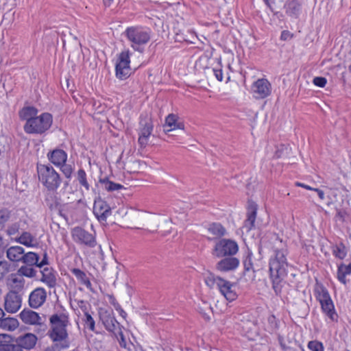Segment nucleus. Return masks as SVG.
I'll return each instance as SVG.
<instances>
[{
  "instance_id": "f257e3e1",
  "label": "nucleus",
  "mask_w": 351,
  "mask_h": 351,
  "mask_svg": "<svg viewBox=\"0 0 351 351\" xmlns=\"http://www.w3.org/2000/svg\"><path fill=\"white\" fill-rule=\"evenodd\" d=\"M279 243L281 247H274V256L269 261V273L273 289L277 295L282 296V289L285 285V278L291 266L287 261L285 244L282 241H280Z\"/></svg>"
},
{
  "instance_id": "f03ea898",
  "label": "nucleus",
  "mask_w": 351,
  "mask_h": 351,
  "mask_svg": "<svg viewBox=\"0 0 351 351\" xmlns=\"http://www.w3.org/2000/svg\"><path fill=\"white\" fill-rule=\"evenodd\" d=\"M49 323L50 329L48 331L49 337L53 342H62V348H68L69 343L66 342L68 338L66 328L69 324L68 314L65 313H54L51 315Z\"/></svg>"
},
{
  "instance_id": "7ed1b4c3",
  "label": "nucleus",
  "mask_w": 351,
  "mask_h": 351,
  "mask_svg": "<svg viewBox=\"0 0 351 351\" xmlns=\"http://www.w3.org/2000/svg\"><path fill=\"white\" fill-rule=\"evenodd\" d=\"M37 173L40 182L49 192H56L62 182L60 173L49 164H38Z\"/></svg>"
},
{
  "instance_id": "20e7f679",
  "label": "nucleus",
  "mask_w": 351,
  "mask_h": 351,
  "mask_svg": "<svg viewBox=\"0 0 351 351\" xmlns=\"http://www.w3.org/2000/svg\"><path fill=\"white\" fill-rule=\"evenodd\" d=\"M204 281L210 289L216 287L228 301L232 302L237 299V294L234 290L235 285L234 283L215 276L213 273L205 274Z\"/></svg>"
},
{
  "instance_id": "39448f33",
  "label": "nucleus",
  "mask_w": 351,
  "mask_h": 351,
  "mask_svg": "<svg viewBox=\"0 0 351 351\" xmlns=\"http://www.w3.org/2000/svg\"><path fill=\"white\" fill-rule=\"evenodd\" d=\"M124 34L131 43V47L140 52H143L141 47L146 45L151 38V32L140 26L128 27Z\"/></svg>"
},
{
  "instance_id": "423d86ee",
  "label": "nucleus",
  "mask_w": 351,
  "mask_h": 351,
  "mask_svg": "<svg viewBox=\"0 0 351 351\" xmlns=\"http://www.w3.org/2000/svg\"><path fill=\"white\" fill-rule=\"evenodd\" d=\"M53 117L50 113L44 112L37 116L28 123H25L24 131L29 134H42L51 126Z\"/></svg>"
},
{
  "instance_id": "0eeeda50",
  "label": "nucleus",
  "mask_w": 351,
  "mask_h": 351,
  "mask_svg": "<svg viewBox=\"0 0 351 351\" xmlns=\"http://www.w3.org/2000/svg\"><path fill=\"white\" fill-rule=\"evenodd\" d=\"M239 251L237 243L230 239H221L216 241L212 254L217 258L235 255Z\"/></svg>"
},
{
  "instance_id": "6e6552de",
  "label": "nucleus",
  "mask_w": 351,
  "mask_h": 351,
  "mask_svg": "<svg viewBox=\"0 0 351 351\" xmlns=\"http://www.w3.org/2000/svg\"><path fill=\"white\" fill-rule=\"evenodd\" d=\"M71 235L73 240L80 244L84 245L88 247H95L97 245V241L95 235L88 232L81 227H75L71 230Z\"/></svg>"
},
{
  "instance_id": "1a4fd4ad",
  "label": "nucleus",
  "mask_w": 351,
  "mask_h": 351,
  "mask_svg": "<svg viewBox=\"0 0 351 351\" xmlns=\"http://www.w3.org/2000/svg\"><path fill=\"white\" fill-rule=\"evenodd\" d=\"M130 53L129 50L122 51L119 56L118 62L116 64V76L124 80L130 75Z\"/></svg>"
},
{
  "instance_id": "9d476101",
  "label": "nucleus",
  "mask_w": 351,
  "mask_h": 351,
  "mask_svg": "<svg viewBox=\"0 0 351 351\" xmlns=\"http://www.w3.org/2000/svg\"><path fill=\"white\" fill-rule=\"evenodd\" d=\"M22 304V298L15 291H10L4 296V308L9 313L17 312Z\"/></svg>"
},
{
  "instance_id": "9b49d317",
  "label": "nucleus",
  "mask_w": 351,
  "mask_h": 351,
  "mask_svg": "<svg viewBox=\"0 0 351 351\" xmlns=\"http://www.w3.org/2000/svg\"><path fill=\"white\" fill-rule=\"evenodd\" d=\"M99 315L105 328L108 331L112 332L114 335H117L116 331L121 327V325L117 321L113 312L112 311L101 309L99 312Z\"/></svg>"
},
{
  "instance_id": "f8f14e48",
  "label": "nucleus",
  "mask_w": 351,
  "mask_h": 351,
  "mask_svg": "<svg viewBox=\"0 0 351 351\" xmlns=\"http://www.w3.org/2000/svg\"><path fill=\"white\" fill-rule=\"evenodd\" d=\"M252 90L256 99H265L271 93V85L265 78L258 79L252 86Z\"/></svg>"
},
{
  "instance_id": "ddd939ff",
  "label": "nucleus",
  "mask_w": 351,
  "mask_h": 351,
  "mask_svg": "<svg viewBox=\"0 0 351 351\" xmlns=\"http://www.w3.org/2000/svg\"><path fill=\"white\" fill-rule=\"evenodd\" d=\"M138 142L141 147L144 148L148 143V139L153 130V125L150 120L141 121Z\"/></svg>"
},
{
  "instance_id": "4468645a",
  "label": "nucleus",
  "mask_w": 351,
  "mask_h": 351,
  "mask_svg": "<svg viewBox=\"0 0 351 351\" xmlns=\"http://www.w3.org/2000/svg\"><path fill=\"white\" fill-rule=\"evenodd\" d=\"M47 298V292L44 288L38 287L31 292L29 296V304L33 308L41 306Z\"/></svg>"
},
{
  "instance_id": "2eb2a0df",
  "label": "nucleus",
  "mask_w": 351,
  "mask_h": 351,
  "mask_svg": "<svg viewBox=\"0 0 351 351\" xmlns=\"http://www.w3.org/2000/svg\"><path fill=\"white\" fill-rule=\"evenodd\" d=\"M239 265V260L234 256L223 257L217 264L216 269L221 272L235 270Z\"/></svg>"
},
{
  "instance_id": "dca6fc26",
  "label": "nucleus",
  "mask_w": 351,
  "mask_h": 351,
  "mask_svg": "<svg viewBox=\"0 0 351 351\" xmlns=\"http://www.w3.org/2000/svg\"><path fill=\"white\" fill-rule=\"evenodd\" d=\"M0 351H23L16 338L7 334H0Z\"/></svg>"
},
{
  "instance_id": "f3484780",
  "label": "nucleus",
  "mask_w": 351,
  "mask_h": 351,
  "mask_svg": "<svg viewBox=\"0 0 351 351\" xmlns=\"http://www.w3.org/2000/svg\"><path fill=\"white\" fill-rule=\"evenodd\" d=\"M93 213L99 221H106L111 215V209L106 202L100 199L95 202Z\"/></svg>"
},
{
  "instance_id": "a211bd4d",
  "label": "nucleus",
  "mask_w": 351,
  "mask_h": 351,
  "mask_svg": "<svg viewBox=\"0 0 351 351\" xmlns=\"http://www.w3.org/2000/svg\"><path fill=\"white\" fill-rule=\"evenodd\" d=\"M16 339L21 348L23 350L24 349H32L36 346L38 338L35 335L28 332L19 336Z\"/></svg>"
},
{
  "instance_id": "6ab92c4d",
  "label": "nucleus",
  "mask_w": 351,
  "mask_h": 351,
  "mask_svg": "<svg viewBox=\"0 0 351 351\" xmlns=\"http://www.w3.org/2000/svg\"><path fill=\"white\" fill-rule=\"evenodd\" d=\"M48 160L58 167L64 165L67 160V154L61 149H55L47 153Z\"/></svg>"
},
{
  "instance_id": "aec40b11",
  "label": "nucleus",
  "mask_w": 351,
  "mask_h": 351,
  "mask_svg": "<svg viewBox=\"0 0 351 351\" xmlns=\"http://www.w3.org/2000/svg\"><path fill=\"white\" fill-rule=\"evenodd\" d=\"M21 320L27 324H42V318L38 313L29 309H24L20 313Z\"/></svg>"
},
{
  "instance_id": "412c9836",
  "label": "nucleus",
  "mask_w": 351,
  "mask_h": 351,
  "mask_svg": "<svg viewBox=\"0 0 351 351\" xmlns=\"http://www.w3.org/2000/svg\"><path fill=\"white\" fill-rule=\"evenodd\" d=\"M257 206L254 202H250L247 208V219L244 221L243 227L247 230H250L254 227V222L256 217Z\"/></svg>"
},
{
  "instance_id": "4be33fe9",
  "label": "nucleus",
  "mask_w": 351,
  "mask_h": 351,
  "mask_svg": "<svg viewBox=\"0 0 351 351\" xmlns=\"http://www.w3.org/2000/svg\"><path fill=\"white\" fill-rule=\"evenodd\" d=\"M42 278L40 280L50 288H53L56 285V277L52 268L45 267L42 271Z\"/></svg>"
},
{
  "instance_id": "5701e85b",
  "label": "nucleus",
  "mask_w": 351,
  "mask_h": 351,
  "mask_svg": "<svg viewBox=\"0 0 351 351\" xmlns=\"http://www.w3.org/2000/svg\"><path fill=\"white\" fill-rule=\"evenodd\" d=\"M38 110L33 106L23 107L19 112V117L21 120L25 121V123H28L38 116Z\"/></svg>"
},
{
  "instance_id": "b1692460",
  "label": "nucleus",
  "mask_w": 351,
  "mask_h": 351,
  "mask_svg": "<svg viewBox=\"0 0 351 351\" xmlns=\"http://www.w3.org/2000/svg\"><path fill=\"white\" fill-rule=\"evenodd\" d=\"M285 8L287 14L295 18L301 12V5L296 0H288L285 4Z\"/></svg>"
},
{
  "instance_id": "393cba45",
  "label": "nucleus",
  "mask_w": 351,
  "mask_h": 351,
  "mask_svg": "<svg viewBox=\"0 0 351 351\" xmlns=\"http://www.w3.org/2000/svg\"><path fill=\"white\" fill-rule=\"evenodd\" d=\"M71 271L82 285L86 286L90 291H93L89 278L84 271L78 268H73Z\"/></svg>"
},
{
  "instance_id": "a878e982",
  "label": "nucleus",
  "mask_w": 351,
  "mask_h": 351,
  "mask_svg": "<svg viewBox=\"0 0 351 351\" xmlns=\"http://www.w3.org/2000/svg\"><path fill=\"white\" fill-rule=\"evenodd\" d=\"M24 250L21 246H12L7 250V257L11 261H22Z\"/></svg>"
},
{
  "instance_id": "bb28decb",
  "label": "nucleus",
  "mask_w": 351,
  "mask_h": 351,
  "mask_svg": "<svg viewBox=\"0 0 351 351\" xmlns=\"http://www.w3.org/2000/svg\"><path fill=\"white\" fill-rule=\"evenodd\" d=\"M19 325V321L16 318L8 317L0 319V328L2 330L13 331L18 328Z\"/></svg>"
},
{
  "instance_id": "cd10ccee",
  "label": "nucleus",
  "mask_w": 351,
  "mask_h": 351,
  "mask_svg": "<svg viewBox=\"0 0 351 351\" xmlns=\"http://www.w3.org/2000/svg\"><path fill=\"white\" fill-rule=\"evenodd\" d=\"M321 304V308L323 312L332 320H337V314L335 312V306L332 299L324 302Z\"/></svg>"
},
{
  "instance_id": "c85d7f7f",
  "label": "nucleus",
  "mask_w": 351,
  "mask_h": 351,
  "mask_svg": "<svg viewBox=\"0 0 351 351\" xmlns=\"http://www.w3.org/2000/svg\"><path fill=\"white\" fill-rule=\"evenodd\" d=\"M165 127H169L170 129L167 130V132H170L176 129L184 130V125L182 122L178 121V117L173 114H169L165 120Z\"/></svg>"
},
{
  "instance_id": "c756f323",
  "label": "nucleus",
  "mask_w": 351,
  "mask_h": 351,
  "mask_svg": "<svg viewBox=\"0 0 351 351\" xmlns=\"http://www.w3.org/2000/svg\"><path fill=\"white\" fill-rule=\"evenodd\" d=\"M315 292L316 298L320 304L331 299L328 290L322 285L317 284Z\"/></svg>"
},
{
  "instance_id": "7c9ffc66",
  "label": "nucleus",
  "mask_w": 351,
  "mask_h": 351,
  "mask_svg": "<svg viewBox=\"0 0 351 351\" xmlns=\"http://www.w3.org/2000/svg\"><path fill=\"white\" fill-rule=\"evenodd\" d=\"M315 292L316 298L320 304L331 299L328 290L322 285L317 284Z\"/></svg>"
},
{
  "instance_id": "2f4dec72",
  "label": "nucleus",
  "mask_w": 351,
  "mask_h": 351,
  "mask_svg": "<svg viewBox=\"0 0 351 351\" xmlns=\"http://www.w3.org/2000/svg\"><path fill=\"white\" fill-rule=\"evenodd\" d=\"M208 230L216 238H221L226 234V228L221 223H218L210 224Z\"/></svg>"
},
{
  "instance_id": "473e14b6",
  "label": "nucleus",
  "mask_w": 351,
  "mask_h": 351,
  "mask_svg": "<svg viewBox=\"0 0 351 351\" xmlns=\"http://www.w3.org/2000/svg\"><path fill=\"white\" fill-rule=\"evenodd\" d=\"M351 274V271L349 269L348 266L344 263H341L338 265L337 277L339 282H341L343 285H346L347 280L346 279V276L350 275Z\"/></svg>"
},
{
  "instance_id": "72a5a7b5",
  "label": "nucleus",
  "mask_w": 351,
  "mask_h": 351,
  "mask_svg": "<svg viewBox=\"0 0 351 351\" xmlns=\"http://www.w3.org/2000/svg\"><path fill=\"white\" fill-rule=\"evenodd\" d=\"M332 254L340 260H343L347 255V250L345 245L343 243H339L332 246Z\"/></svg>"
},
{
  "instance_id": "f704fd0d",
  "label": "nucleus",
  "mask_w": 351,
  "mask_h": 351,
  "mask_svg": "<svg viewBox=\"0 0 351 351\" xmlns=\"http://www.w3.org/2000/svg\"><path fill=\"white\" fill-rule=\"evenodd\" d=\"M39 256L38 254L34 252H27L23 254L22 261L27 265L33 266L38 265Z\"/></svg>"
},
{
  "instance_id": "c9c22d12",
  "label": "nucleus",
  "mask_w": 351,
  "mask_h": 351,
  "mask_svg": "<svg viewBox=\"0 0 351 351\" xmlns=\"http://www.w3.org/2000/svg\"><path fill=\"white\" fill-rule=\"evenodd\" d=\"M99 182L103 184L104 189L108 191H118L123 189V186L110 181L108 178H100Z\"/></svg>"
},
{
  "instance_id": "e433bc0d",
  "label": "nucleus",
  "mask_w": 351,
  "mask_h": 351,
  "mask_svg": "<svg viewBox=\"0 0 351 351\" xmlns=\"http://www.w3.org/2000/svg\"><path fill=\"white\" fill-rule=\"evenodd\" d=\"M12 210L8 208H0V229L4 228L5 224L10 220L12 217Z\"/></svg>"
},
{
  "instance_id": "4c0bfd02",
  "label": "nucleus",
  "mask_w": 351,
  "mask_h": 351,
  "mask_svg": "<svg viewBox=\"0 0 351 351\" xmlns=\"http://www.w3.org/2000/svg\"><path fill=\"white\" fill-rule=\"evenodd\" d=\"M77 180L81 187H84L86 191H89L90 185L87 180L86 173L84 169H80L77 171Z\"/></svg>"
},
{
  "instance_id": "58836bf2",
  "label": "nucleus",
  "mask_w": 351,
  "mask_h": 351,
  "mask_svg": "<svg viewBox=\"0 0 351 351\" xmlns=\"http://www.w3.org/2000/svg\"><path fill=\"white\" fill-rule=\"evenodd\" d=\"M34 241V237L28 232H24L18 239V241L27 247L34 246L33 241Z\"/></svg>"
},
{
  "instance_id": "ea45409f",
  "label": "nucleus",
  "mask_w": 351,
  "mask_h": 351,
  "mask_svg": "<svg viewBox=\"0 0 351 351\" xmlns=\"http://www.w3.org/2000/svg\"><path fill=\"white\" fill-rule=\"evenodd\" d=\"M18 271L21 276H24L29 278L34 277L36 274V270L34 268H32V266L29 265L21 267Z\"/></svg>"
},
{
  "instance_id": "a19ab883",
  "label": "nucleus",
  "mask_w": 351,
  "mask_h": 351,
  "mask_svg": "<svg viewBox=\"0 0 351 351\" xmlns=\"http://www.w3.org/2000/svg\"><path fill=\"white\" fill-rule=\"evenodd\" d=\"M84 322L85 325L89 328L90 330L94 332L95 330V322L93 317L88 312H84Z\"/></svg>"
},
{
  "instance_id": "79ce46f5",
  "label": "nucleus",
  "mask_w": 351,
  "mask_h": 351,
  "mask_svg": "<svg viewBox=\"0 0 351 351\" xmlns=\"http://www.w3.org/2000/svg\"><path fill=\"white\" fill-rule=\"evenodd\" d=\"M60 167L61 171L67 179H70L73 172V168L69 164L66 162L64 165L58 166Z\"/></svg>"
},
{
  "instance_id": "37998d69",
  "label": "nucleus",
  "mask_w": 351,
  "mask_h": 351,
  "mask_svg": "<svg viewBox=\"0 0 351 351\" xmlns=\"http://www.w3.org/2000/svg\"><path fill=\"white\" fill-rule=\"evenodd\" d=\"M308 349L311 351H324L323 343L319 341H308Z\"/></svg>"
},
{
  "instance_id": "c03bdc74",
  "label": "nucleus",
  "mask_w": 351,
  "mask_h": 351,
  "mask_svg": "<svg viewBox=\"0 0 351 351\" xmlns=\"http://www.w3.org/2000/svg\"><path fill=\"white\" fill-rule=\"evenodd\" d=\"M10 265L6 261H0V280L9 272Z\"/></svg>"
},
{
  "instance_id": "a18cd8bd",
  "label": "nucleus",
  "mask_w": 351,
  "mask_h": 351,
  "mask_svg": "<svg viewBox=\"0 0 351 351\" xmlns=\"http://www.w3.org/2000/svg\"><path fill=\"white\" fill-rule=\"evenodd\" d=\"M10 281L14 288L21 289L24 285V280L21 277H17L16 275H12Z\"/></svg>"
},
{
  "instance_id": "49530a36",
  "label": "nucleus",
  "mask_w": 351,
  "mask_h": 351,
  "mask_svg": "<svg viewBox=\"0 0 351 351\" xmlns=\"http://www.w3.org/2000/svg\"><path fill=\"white\" fill-rule=\"evenodd\" d=\"M326 82L327 80L324 77H315L313 80L314 85L320 88L324 87L326 84Z\"/></svg>"
},
{
  "instance_id": "de8ad7c7",
  "label": "nucleus",
  "mask_w": 351,
  "mask_h": 351,
  "mask_svg": "<svg viewBox=\"0 0 351 351\" xmlns=\"http://www.w3.org/2000/svg\"><path fill=\"white\" fill-rule=\"evenodd\" d=\"M337 213L335 217L341 221H344L347 216V212L344 209L337 208Z\"/></svg>"
},
{
  "instance_id": "09e8293b",
  "label": "nucleus",
  "mask_w": 351,
  "mask_h": 351,
  "mask_svg": "<svg viewBox=\"0 0 351 351\" xmlns=\"http://www.w3.org/2000/svg\"><path fill=\"white\" fill-rule=\"evenodd\" d=\"M308 191L315 192L321 200H323L325 197L324 192L320 189L308 186Z\"/></svg>"
},
{
  "instance_id": "8fccbe9b",
  "label": "nucleus",
  "mask_w": 351,
  "mask_h": 351,
  "mask_svg": "<svg viewBox=\"0 0 351 351\" xmlns=\"http://www.w3.org/2000/svg\"><path fill=\"white\" fill-rule=\"evenodd\" d=\"M116 335H115V336L117 337H118V336L120 337V340H119L120 346L123 348H125L126 347V341H125L124 335H123V332L121 331V327L117 329V334L116 333Z\"/></svg>"
},
{
  "instance_id": "3c124183",
  "label": "nucleus",
  "mask_w": 351,
  "mask_h": 351,
  "mask_svg": "<svg viewBox=\"0 0 351 351\" xmlns=\"http://www.w3.org/2000/svg\"><path fill=\"white\" fill-rule=\"evenodd\" d=\"M43 256V260L41 261V262L38 263V265H37V267L39 268H41L43 266L49 264L48 255H47V252L46 250L44 251Z\"/></svg>"
},
{
  "instance_id": "603ef678",
  "label": "nucleus",
  "mask_w": 351,
  "mask_h": 351,
  "mask_svg": "<svg viewBox=\"0 0 351 351\" xmlns=\"http://www.w3.org/2000/svg\"><path fill=\"white\" fill-rule=\"evenodd\" d=\"M19 228V225L16 223L12 224L8 227V232L10 234H14L18 232Z\"/></svg>"
},
{
  "instance_id": "864d4df0",
  "label": "nucleus",
  "mask_w": 351,
  "mask_h": 351,
  "mask_svg": "<svg viewBox=\"0 0 351 351\" xmlns=\"http://www.w3.org/2000/svg\"><path fill=\"white\" fill-rule=\"evenodd\" d=\"M244 268L245 271H250L252 267V263L251 261V258L250 257H247L243 262Z\"/></svg>"
},
{
  "instance_id": "5fc2aeb1",
  "label": "nucleus",
  "mask_w": 351,
  "mask_h": 351,
  "mask_svg": "<svg viewBox=\"0 0 351 351\" xmlns=\"http://www.w3.org/2000/svg\"><path fill=\"white\" fill-rule=\"evenodd\" d=\"M216 78L219 81H222L223 80V73L221 69H213V70Z\"/></svg>"
},
{
  "instance_id": "6e6d98bb",
  "label": "nucleus",
  "mask_w": 351,
  "mask_h": 351,
  "mask_svg": "<svg viewBox=\"0 0 351 351\" xmlns=\"http://www.w3.org/2000/svg\"><path fill=\"white\" fill-rule=\"evenodd\" d=\"M280 38L283 40H287L291 38V34L289 31L285 30L282 32Z\"/></svg>"
},
{
  "instance_id": "4d7b16f0",
  "label": "nucleus",
  "mask_w": 351,
  "mask_h": 351,
  "mask_svg": "<svg viewBox=\"0 0 351 351\" xmlns=\"http://www.w3.org/2000/svg\"><path fill=\"white\" fill-rule=\"evenodd\" d=\"M281 147V149H278L276 152V156L277 158H280L284 156V145H282Z\"/></svg>"
},
{
  "instance_id": "13d9d810",
  "label": "nucleus",
  "mask_w": 351,
  "mask_h": 351,
  "mask_svg": "<svg viewBox=\"0 0 351 351\" xmlns=\"http://www.w3.org/2000/svg\"><path fill=\"white\" fill-rule=\"evenodd\" d=\"M103 1L105 6H110L113 2V0H103Z\"/></svg>"
},
{
  "instance_id": "bf43d9fd",
  "label": "nucleus",
  "mask_w": 351,
  "mask_h": 351,
  "mask_svg": "<svg viewBox=\"0 0 351 351\" xmlns=\"http://www.w3.org/2000/svg\"><path fill=\"white\" fill-rule=\"evenodd\" d=\"M295 184L297 186H302V187L307 189V184H303V183H301V182H296L295 183Z\"/></svg>"
},
{
  "instance_id": "052dcab7",
  "label": "nucleus",
  "mask_w": 351,
  "mask_h": 351,
  "mask_svg": "<svg viewBox=\"0 0 351 351\" xmlns=\"http://www.w3.org/2000/svg\"><path fill=\"white\" fill-rule=\"evenodd\" d=\"M120 315L123 317H125L127 313L123 309H120Z\"/></svg>"
},
{
  "instance_id": "680f3d73",
  "label": "nucleus",
  "mask_w": 351,
  "mask_h": 351,
  "mask_svg": "<svg viewBox=\"0 0 351 351\" xmlns=\"http://www.w3.org/2000/svg\"><path fill=\"white\" fill-rule=\"evenodd\" d=\"M4 315H5V313H4L3 311L2 310V308L0 307V319L3 317Z\"/></svg>"
},
{
  "instance_id": "e2e57ef3",
  "label": "nucleus",
  "mask_w": 351,
  "mask_h": 351,
  "mask_svg": "<svg viewBox=\"0 0 351 351\" xmlns=\"http://www.w3.org/2000/svg\"><path fill=\"white\" fill-rule=\"evenodd\" d=\"M114 306L117 310H119V308L121 309L119 304H114Z\"/></svg>"
},
{
  "instance_id": "0e129e2a",
  "label": "nucleus",
  "mask_w": 351,
  "mask_h": 351,
  "mask_svg": "<svg viewBox=\"0 0 351 351\" xmlns=\"http://www.w3.org/2000/svg\"><path fill=\"white\" fill-rule=\"evenodd\" d=\"M264 2L266 3V5L269 7H270V5H269V0H263Z\"/></svg>"
},
{
  "instance_id": "69168bd1",
  "label": "nucleus",
  "mask_w": 351,
  "mask_h": 351,
  "mask_svg": "<svg viewBox=\"0 0 351 351\" xmlns=\"http://www.w3.org/2000/svg\"><path fill=\"white\" fill-rule=\"evenodd\" d=\"M348 266V267L349 268V269L351 271V263L348 265H346Z\"/></svg>"
},
{
  "instance_id": "338daca9",
  "label": "nucleus",
  "mask_w": 351,
  "mask_h": 351,
  "mask_svg": "<svg viewBox=\"0 0 351 351\" xmlns=\"http://www.w3.org/2000/svg\"><path fill=\"white\" fill-rule=\"evenodd\" d=\"M154 221L156 222V223H158V220L157 219V218H155Z\"/></svg>"
},
{
  "instance_id": "774afa93",
  "label": "nucleus",
  "mask_w": 351,
  "mask_h": 351,
  "mask_svg": "<svg viewBox=\"0 0 351 351\" xmlns=\"http://www.w3.org/2000/svg\"><path fill=\"white\" fill-rule=\"evenodd\" d=\"M348 70L351 73V64L348 66Z\"/></svg>"
}]
</instances>
